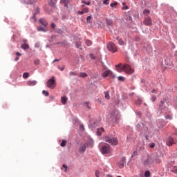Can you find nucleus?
<instances>
[{
    "instance_id": "obj_1",
    "label": "nucleus",
    "mask_w": 177,
    "mask_h": 177,
    "mask_svg": "<svg viewBox=\"0 0 177 177\" xmlns=\"http://www.w3.org/2000/svg\"><path fill=\"white\" fill-rule=\"evenodd\" d=\"M104 140L107 142V143L112 145V146H117L118 145V139L115 138L106 136Z\"/></svg>"
},
{
    "instance_id": "obj_2",
    "label": "nucleus",
    "mask_w": 177,
    "mask_h": 177,
    "mask_svg": "<svg viewBox=\"0 0 177 177\" xmlns=\"http://www.w3.org/2000/svg\"><path fill=\"white\" fill-rule=\"evenodd\" d=\"M100 146V151L102 154H110L111 153V148L109 145H102Z\"/></svg>"
},
{
    "instance_id": "obj_3",
    "label": "nucleus",
    "mask_w": 177,
    "mask_h": 177,
    "mask_svg": "<svg viewBox=\"0 0 177 177\" xmlns=\"http://www.w3.org/2000/svg\"><path fill=\"white\" fill-rule=\"evenodd\" d=\"M47 86L50 88V89H55L56 88V80L55 79V76H53L48 80Z\"/></svg>"
},
{
    "instance_id": "obj_4",
    "label": "nucleus",
    "mask_w": 177,
    "mask_h": 177,
    "mask_svg": "<svg viewBox=\"0 0 177 177\" xmlns=\"http://www.w3.org/2000/svg\"><path fill=\"white\" fill-rule=\"evenodd\" d=\"M108 50L109 52H112V53H115L117 52V46L113 42H110L107 45Z\"/></svg>"
},
{
    "instance_id": "obj_5",
    "label": "nucleus",
    "mask_w": 177,
    "mask_h": 177,
    "mask_svg": "<svg viewBox=\"0 0 177 177\" xmlns=\"http://www.w3.org/2000/svg\"><path fill=\"white\" fill-rule=\"evenodd\" d=\"M86 147H88V143L83 142L80 145L79 147V152L80 153V154L85 153Z\"/></svg>"
},
{
    "instance_id": "obj_6",
    "label": "nucleus",
    "mask_w": 177,
    "mask_h": 177,
    "mask_svg": "<svg viewBox=\"0 0 177 177\" xmlns=\"http://www.w3.org/2000/svg\"><path fill=\"white\" fill-rule=\"evenodd\" d=\"M123 71L127 74H132V73H133V71H132V68H131V66L128 64L123 65Z\"/></svg>"
},
{
    "instance_id": "obj_7",
    "label": "nucleus",
    "mask_w": 177,
    "mask_h": 177,
    "mask_svg": "<svg viewBox=\"0 0 177 177\" xmlns=\"http://www.w3.org/2000/svg\"><path fill=\"white\" fill-rule=\"evenodd\" d=\"M109 75H111V77H112L113 78H115V75H114L113 74V72H111V71L110 70L106 71L102 74V77H103L104 78L109 77Z\"/></svg>"
},
{
    "instance_id": "obj_8",
    "label": "nucleus",
    "mask_w": 177,
    "mask_h": 177,
    "mask_svg": "<svg viewBox=\"0 0 177 177\" xmlns=\"http://www.w3.org/2000/svg\"><path fill=\"white\" fill-rule=\"evenodd\" d=\"M175 143L174 142V138L171 137H169L168 138L166 139V145L167 146H172Z\"/></svg>"
},
{
    "instance_id": "obj_9",
    "label": "nucleus",
    "mask_w": 177,
    "mask_h": 177,
    "mask_svg": "<svg viewBox=\"0 0 177 177\" xmlns=\"http://www.w3.org/2000/svg\"><path fill=\"white\" fill-rule=\"evenodd\" d=\"M144 24L145 26H151V18L150 17H147L144 20Z\"/></svg>"
},
{
    "instance_id": "obj_10",
    "label": "nucleus",
    "mask_w": 177,
    "mask_h": 177,
    "mask_svg": "<svg viewBox=\"0 0 177 177\" xmlns=\"http://www.w3.org/2000/svg\"><path fill=\"white\" fill-rule=\"evenodd\" d=\"M115 68L118 73H122L124 71V66H121V64L115 65Z\"/></svg>"
},
{
    "instance_id": "obj_11",
    "label": "nucleus",
    "mask_w": 177,
    "mask_h": 177,
    "mask_svg": "<svg viewBox=\"0 0 177 177\" xmlns=\"http://www.w3.org/2000/svg\"><path fill=\"white\" fill-rule=\"evenodd\" d=\"M27 85L28 86H34L37 85V81H35V80H28L27 82Z\"/></svg>"
},
{
    "instance_id": "obj_12",
    "label": "nucleus",
    "mask_w": 177,
    "mask_h": 177,
    "mask_svg": "<svg viewBox=\"0 0 177 177\" xmlns=\"http://www.w3.org/2000/svg\"><path fill=\"white\" fill-rule=\"evenodd\" d=\"M84 143H87V147L88 146H90V147H93V140H92V138H88Z\"/></svg>"
},
{
    "instance_id": "obj_13",
    "label": "nucleus",
    "mask_w": 177,
    "mask_h": 177,
    "mask_svg": "<svg viewBox=\"0 0 177 177\" xmlns=\"http://www.w3.org/2000/svg\"><path fill=\"white\" fill-rule=\"evenodd\" d=\"M159 109L160 110H166L167 111V107H165V103L164 101H161L160 104H159Z\"/></svg>"
},
{
    "instance_id": "obj_14",
    "label": "nucleus",
    "mask_w": 177,
    "mask_h": 177,
    "mask_svg": "<svg viewBox=\"0 0 177 177\" xmlns=\"http://www.w3.org/2000/svg\"><path fill=\"white\" fill-rule=\"evenodd\" d=\"M39 21V24H42V26H44V27H46V26H48V22H46V20L44 19H40Z\"/></svg>"
},
{
    "instance_id": "obj_15",
    "label": "nucleus",
    "mask_w": 177,
    "mask_h": 177,
    "mask_svg": "<svg viewBox=\"0 0 177 177\" xmlns=\"http://www.w3.org/2000/svg\"><path fill=\"white\" fill-rule=\"evenodd\" d=\"M102 132H104V129L103 127L97 129V136H100L102 135Z\"/></svg>"
},
{
    "instance_id": "obj_16",
    "label": "nucleus",
    "mask_w": 177,
    "mask_h": 177,
    "mask_svg": "<svg viewBox=\"0 0 177 177\" xmlns=\"http://www.w3.org/2000/svg\"><path fill=\"white\" fill-rule=\"evenodd\" d=\"M61 103H62V104H66L67 103V97L66 96L62 97Z\"/></svg>"
},
{
    "instance_id": "obj_17",
    "label": "nucleus",
    "mask_w": 177,
    "mask_h": 177,
    "mask_svg": "<svg viewBox=\"0 0 177 177\" xmlns=\"http://www.w3.org/2000/svg\"><path fill=\"white\" fill-rule=\"evenodd\" d=\"M41 10H39V8H37V12L33 15V17H32V19L34 20V21H37V18H35V15H38V13H39Z\"/></svg>"
},
{
    "instance_id": "obj_18",
    "label": "nucleus",
    "mask_w": 177,
    "mask_h": 177,
    "mask_svg": "<svg viewBox=\"0 0 177 177\" xmlns=\"http://www.w3.org/2000/svg\"><path fill=\"white\" fill-rule=\"evenodd\" d=\"M21 48L22 49H24V50H26V49H30V46H28V44H22V45L21 46Z\"/></svg>"
},
{
    "instance_id": "obj_19",
    "label": "nucleus",
    "mask_w": 177,
    "mask_h": 177,
    "mask_svg": "<svg viewBox=\"0 0 177 177\" xmlns=\"http://www.w3.org/2000/svg\"><path fill=\"white\" fill-rule=\"evenodd\" d=\"M124 164H125V157L122 158V163L120 165V168H124Z\"/></svg>"
},
{
    "instance_id": "obj_20",
    "label": "nucleus",
    "mask_w": 177,
    "mask_h": 177,
    "mask_svg": "<svg viewBox=\"0 0 177 177\" xmlns=\"http://www.w3.org/2000/svg\"><path fill=\"white\" fill-rule=\"evenodd\" d=\"M104 97L107 100H109V99H110V94L109 93V91H105L104 92Z\"/></svg>"
},
{
    "instance_id": "obj_21",
    "label": "nucleus",
    "mask_w": 177,
    "mask_h": 177,
    "mask_svg": "<svg viewBox=\"0 0 177 177\" xmlns=\"http://www.w3.org/2000/svg\"><path fill=\"white\" fill-rule=\"evenodd\" d=\"M116 39L118 41L119 45H124V41H122V39L118 37Z\"/></svg>"
},
{
    "instance_id": "obj_22",
    "label": "nucleus",
    "mask_w": 177,
    "mask_h": 177,
    "mask_svg": "<svg viewBox=\"0 0 177 177\" xmlns=\"http://www.w3.org/2000/svg\"><path fill=\"white\" fill-rule=\"evenodd\" d=\"M79 75L82 78H86V77H88V74H86V73H80Z\"/></svg>"
},
{
    "instance_id": "obj_23",
    "label": "nucleus",
    "mask_w": 177,
    "mask_h": 177,
    "mask_svg": "<svg viewBox=\"0 0 177 177\" xmlns=\"http://www.w3.org/2000/svg\"><path fill=\"white\" fill-rule=\"evenodd\" d=\"M37 31H43V32H46V29L44 28L41 26H38Z\"/></svg>"
},
{
    "instance_id": "obj_24",
    "label": "nucleus",
    "mask_w": 177,
    "mask_h": 177,
    "mask_svg": "<svg viewBox=\"0 0 177 177\" xmlns=\"http://www.w3.org/2000/svg\"><path fill=\"white\" fill-rule=\"evenodd\" d=\"M106 23L107 26H112L113 21L111 19H106Z\"/></svg>"
},
{
    "instance_id": "obj_25",
    "label": "nucleus",
    "mask_w": 177,
    "mask_h": 177,
    "mask_svg": "<svg viewBox=\"0 0 177 177\" xmlns=\"http://www.w3.org/2000/svg\"><path fill=\"white\" fill-rule=\"evenodd\" d=\"M67 144V140H62L61 144H60V146L62 147H64V146H66V145Z\"/></svg>"
},
{
    "instance_id": "obj_26",
    "label": "nucleus",
    "mask_w": 177,
    "mask_h": 177,
    "mask_svg": "<svg viewBox=\"0 0 177 177\" xmlns=\"http://www.w3.org/2000/svg\"><path fill=\"white\" fill-rule=\"evenodd\" d=\"M68 168V167L66 165H62V171H64V172H67V169Z\"/></svg>"
},
{
    "instance_id": "obj_27",
    "label": "nucleus",
    "mask_w": 177,
    "mask_h": 177,
    "mask_svg": "<svg viewBox=\"0 0 177 177\" xmlns=\"http://www.w3.org/2000/svg\"><path fill=\"white\" fill-rule=\"evenodd\" d=\"M28 77H30V73L26 72V73H24L23 74V78L24 79H27L28 78Z\"/></svg>"
},
{
    "instance_id": "obj_28",
    "label": "nucleus",
    "mask_w": 177,
    "mask_h": 177,
    "mask_svg": "<svg viewBox=\"0 0 177 177\" xmlns=\"http://www.w3.org/2000/svg\"><path fill=\"white\" fill-rule=\"evenodd\" d=\"M142 102H143V100L141 98H138L136 100V104H138V106H139V105L142 104Z\"/></svg>"
},
{
    "instance_id": "obj_29",
    "label": "nucleus",
    "mask_w": 177,
    "mask_h": 177,
    "mask_svg": "<svg viewBox=\"0 0 177 177\" xmlns=\"http://www.w3.org/2000/svg\"><path fill=\"white\" fill-rule=\"evenodd\" d=\"M86 45L87 46H91V45H92V41H91V40H86Z\"/></svg>"
},
{
    "instance_id": "obj_30",
    "label": "nucleus",
    "mask_w": 177,
    "mask_h": 177,
    "mask_svg": "<svg viewBox=\"0 0 177 177\" xmlns=\"http://www.w3.org/2000/svg\"><path fill=\"white\" fill-rule=\"evenodd\" d=\"M144 176L145 177H150V171H146Z\"/></svg>"
},
{
    "instance_id": "obj_31",
    "label": "nucleus",
    "mask_w": 177,
    "mask_h": 177,
    "mask_svg": "<svg viewBox=\"0 0 177 177\" xmlns=\"http://www.w3.org/2000/svg\"><path fill=\"white\" fill-rule=\"evenodd\" d=\"M75 45H76L77 48H80V46H81V41L79 40L78 41H76Z\"/></svg>"
},
{
    "instance_id": "obj_32",
    "label": "nucleus",
    "mask_w": 177,
    "mask_h": 177,
    "mask_svg": "<svg viewBox=\"0 0 177 177\" xmlns=\"http://www.w3.org/2000/svg\"><path fill=\"white\" fill-rule=\"evenodd\" d=\"M118 81H122V82L125 81V78L124 77H122V76H119L118 77Z\"/></svg>"
},
{
    "instance_id": "obj_33",
    "label": "nucleus",
    "mask_w": 177,
    "mask_h": 177,
    "mask_svg": "<svg viewBox=\"0 0 177 177\" xmlns=\"http://www.w3.org/2000/svg\"><path fill=\"white\" fill-rule=\"evenodd\" d=\"M117 5H118V3H117V1H115L114 3H111L110 6L111 8H114V6H117Z\"/></svg>"
},
{
    "instance_id": "obj_34",
    "label": "nucleus",
    "mask_w": 177,
    "mask_h": 177,
    "mask_svg": "<svg viewBox=\"0 0 177 177\" xmlns=\"http://www.w3.org/2000/svg\"><path fill=\"white\" fill-rule=\"evenodd\" d=\"M91 20H92V16H88L86 18L87 23H91Z\"/></svg>"
},
{
    "instance_id": "obj_35",
    "label": "nucleus",
    "mask_w": 177,
    "mask_h": 177,
    "mask_svg": "<svg viewBox=\"0 0 177 177\" xmlns=\"http://www.w3.org/2000/svg\"><path fill=\"white\" fill-rule=\"evenodd\" d=\"M42 93H43V95H45L46 96H49V92H48V91H46L45 90H44L42 91Z\"/></svg>"
},
{
    "instance_id": "obj_36",
    "label": "nucleus",
    "mask_w": 177,
    "mask_h": 177,
    "mask_svg": "<svg viewBox=\"0 0 177 177\" xmlns=\"http://www.w3.org/2000/svg\"><path fill=\"white\" fill-rule=\"evenodd\" d=\"M144 15H150V10H144Z\"/></svg>"
},
{
    "instance_id": "obj_37",
    "label": "nucleus",
    "mask_w": 177,
    "mask_h": 177,
    "mask_svg": "<svg viewBox=\"0 0 177 177\" xmlns=\"http://www.w3.org/2000/svg\"><path fill=\"white\" fill-rule=\"evenodd\" d=\"M34 64H35V66H38V64H39V59H35L34 61Z\"/></svg>"
},
{
    "instance_id": "obj_38",
    "label": "nucleus",
    "mask_w": 177,
    "mask_h": 177,
    "mask_svg": "<svg viewBox=\"0 0 177 177\" xmlns=\"http://www.w3.org/2000/svg\"><path fill=\"white\" fill-rule=\"evenodd\" d=\"M82 10H83V13H88L89 12V10L88 9V8H85Z\"/></svg>"
},
{
    "instance_id": "obj_39",
    "label": "nucleus",
    "mask_w": 177,
    "mask_h": 177,
    "mask_svg": "<svg viewBox=\"0 0 177 177\" xmlns=\"http://www.w3.org/2000/svg\"><path fill=\"white\" fill-rule=\"evenodd\" d=\"M165 118H166V120H172V116H171L169 115H166Z\"/></svg>"
},
{
    "instance_id": "obj_40",
    "label": "nucleus",
    "mask_w": 177,
    "mask_h": 177,
    "mask_svg": "<svg viewBox=\"0 0 177 177\" xmlns=\"http://www.w3.org/2000/svg\"><path fill=\"white\" fill-rule=\"evenodd\" d=\"M172 172H174V174H177V166H176L173 168Z\"/></svg>"
},
{
    "instance_id": "obj_41",
    "label": "nucleus",
    "mask_w": 177,
    "mask_h": 177,
    "mask_svg": "<svg viewBox=\"0 0 177 177\" xmlns=\"http://www.w3.org/2000/svg\"><path fill=\"white\" fill-rule=\"evenodd\" d=\"M90 57L93 60H95L96 59V57H95V55H93V54H90Z\"/></svg>"
},
{
    "instance_id": "obj_42",
    "label": "nucleus",
    "mask_w": 177,
    "mask_h": 177,
    "mask_svg": "<svg viewBox=\"0 0 177 177\" xmlns=\"http://www.w3.org/2000/svg\"><path fill=\"white\" fill-rule=\"evenodd\" d=\"M141 127H142V126L140 125V124H138L136 125V129H138V131H140Z\"/></svg>"
},
{
    "instance_id": "obj_43",
    "label": "nucleus",
    "mask_w": 177,
    "mask_h": 177,
    "mask_svg": "<svg viewBox=\"0 0 177 177\" xmlns=\"http://www.w3.org/2000/svg\"><path fill=\"white\" fill-rule=\"evenodd\" d=\"M109 1H110V0H104L103 1L104 5H109Z\"/></svg>"
},
{
    "instance_id": "obj_44",
    "label": "nucleus",
    "mask_w": 177,
    "mask_h": 177,
    "mask_svg": "<svg viewBox=\"0 0 177 177\" xmlns=\"http://www.w3.org/2000/svg\"><path fill=\"white\" fill-rule=\"evenodd\" d=\"M69 75H77V73L75 72H70Z\"/></svg>"
},
{
    "instance_id": "obj_45",
    "label": "nucleus",
    "mask_w": 177,
    "mask_h": 177,
    "mask_svg": "<svg viewBox=\"0 0 177 177\" xmlns=\"http://www.w3.org/2000/svg\"><path fill=\"white\" fill-rule=\"evenodd\" d=\"M139 177H145V175L143 174V171H141L139 174Z\"/></svg>"
},
{
    "instance_id": "obj_46",
    "label": "nucleus",
    "mask_w": 177,
    "mask_h": 177,
    "mask_svg": "<svg viewBox=\"0 0 177 177\" xmlns=\"http://www.w3.org/2000/svg\"><path fill=\"white\" fill-rule=\"evenodd\" d=\"M61 71H64V68H65V66H62V67H59L58 68Z\"/></svg>"
},
{
    "instance_id": "obj_47",
    "label": "nucleus",
    "mask_w": 177,
    "mask_h": 177,
    "mask_svg": "<svg viewBox=\"0 0 177 177\" xmlns=\"http://www.w3.org/2000/svg\"><path fill=\"white\" fill-rule=\"evenodd\" d=\"M55 27H56V24H55L54 23L51 24L52 28H55Z\"/></svg>"
},
{
    "instance_id": "obj_48",
    "label": "nucleus",
    "mask_w": 177,
    "mask_h": 177,
    "mask_svg": "<svg viewBox=\"0 0 177 177\" xmlns=\"http://www.w3.org/2000/svg\"><path fill=\"white\" fill-rule=\"evenodd\" d=\"M80 129H82V131H84V129L83 124H80Z\"/></svg>"
},
{
    "instance_id": "obj_49",
    "label": "nucleus",
    "mask_w": 177,
    "mask_h": 177,
    "mask_svg": "<svg viewBox=\"0 0 177 177\" xmlns=\"http://www.w3.org/2000/svg\"><path fill=\"white\" fill-rule=\"evenodd\" d=\"M56 62H60V59H55L53 61V63H56Z\"/></svg>"
},
{
    "instance_id": "obj_50",
    "label": "nucleus",
    "mask_w": 177,
    "mask_h": 177,
    "mask_svg": "<svg viewBox=\"0 0 177 177\" xmlns=\"http://www.w3.org/2000/svg\"><path fill=\"white\" fill-rule=\"evenodd\" d=\"M154 146H156V145L154 143H152L150 146L151 149H153Z\"/></svg>"
},
{
    "instance_id": "obj_51",
    "label": "nucleus",
    "mask_w": 177,
    "mask_h": 177,
    "mask_svg": "<svg viewBox=\"0 0 177 177\" xmlns=\"http://www.w3.org/2000/svg\"><path fill=\"white\" fill-rule=\"evenodd\" d=\"M95 176L99 177V171H95Z\"/></svg>"
},
{
    "instance_id": "obj_52",
    "label": "nucleus",
    "mask_w": 177,
    "mask_h": 177,
    "mask_svg": "<svg viewBox=\"0 0 177 177\" xmlns=\"http://www.w3.org/2000/svg\"><path fill=\"white\" fill-rule=\"evenodd\" d=\"M16 55H17V56H21V53H20V52H17V53H16Z\"/></svg>"
},
{
    "instance_id": "obj_53",
    "label": "nucleus",
    "mask_w": 177,
    "mask_h": 177,
    "mask_svg": "<svg viewBox=\"0 0 177 177\" xmlns=\"http://www.w3.org/2000/svg\"><path fill=\"white\" fill-rule=\"evenodd\" d=\"M79 15H84V11H78Z\"/></svg>"
},
{
    "instance_id": "obj_54",
    "label": "nucleus",
    "mask_w": 177,
    "mask_h": 177,
    "mask_svg": "<svg viewBox=\"0 0 177 177\" xmlns=\"http://www.w3.org/2000/svg\"><path fill=\"white\" fill-rule=\"evenodd\" d=\"M128 8H129L128 6H126L122 8V9H123V10H127Z\"/></svg>"
},
{
    "instance_id": "obj_55",
    "label": "nucleus",
    "mask_w": 177,
    "mask_h": 177,
    "mask_svg": "<svg viewBox=\"0 0 177 177\" xmlns=\"http://www.w3.org/2000/svg\"><path fill=\"white\" fill-rule=\"evenodd\" d=\"M84 3L85 5H88V6L91 5V3L89 1H87V2L84 1Z\"/></svg>"
},
{
    "instance_id": "obj_56",
    "label": "nucleus",
    "mask_w": 177,
    "mask_h": 177,
    "mask_svg": "<svg viewBox=\"0 0 177 177\" xmlns=\"http://www.w3.org/2000/svg\"><path fill=\"white\" fill-rule=\"evenodd\" d=\"M35 48H39V44L37 43L35 44Z\"/></svg>"
},
{
    "instance_id": "obj_57",
    "label": "nucleus",
    "mask_w": 177,
    "mask_h": 177,
    "mask_svg": "<svg viewBox=\"0 0 177 177\" xmlns=\"http://www.w3.org/2000/svg\"><path fill=\"white\" fill-rule=\"evenodd\" d=\"M50 5H53V6H55V3H53V1L52 0H50Z\"/></svg>"
},
{
    "instance_id": "obj_58",
    "label": "nucleus",
    "mask_w": 177,
    "mask_h": 177,
    "mask_svg": "<svg viewBox=\"0 0 177 177\" xmlns=\"http://www.w3.org/2000/svg\"><path fill=\"white\" fill-rule=\"evenodd\" d=\"M156 97H152V102H155V101H156Z\"/></svg>"
},
{
    "instance_id": "obj_59",
    "label": "nucleus",
    "mask_w": 177,
    "mask_h": 177,
    "mask_svg": "<svg viewBox=\"0 0 177 177\" xmlns=\"http://www.w3.org/2000/svg\"><path fill=\"white\" fill-rule=\"evenodd\" d=\"M59 34H63V31H62L61 30H58Z\"/></svg>"
},
{
    "instance_id": "obj_60",
    "label": "nucleus",
    "mask_w": 177,
    "mask_h": 177,
    "mask_svg": "<svg viewBox=\"0 0 177 177\" xmlns=\"http://www.w3.org/2000/svg\"><path fill=\"white\" fill-rule=\"evenodd\" d=\"M15 60V62H17V60H19V57H17Z\"/></svg>"
},
{
    "instance_id": "obj_61",
    "label": "nucleus",
    "mask_w": 177,
    "mask_h": 177,
    "mask_svg": "<svg viewBox=\"0 0 177 177\" xmlns=\"http://www.w3.org/2000/svg\"><path fill=\"white\" fill-rule=\"evenodd\" d=\"M86 104L88 109H89V104L88 102H86Z\"/></svg>"
},
{
    "instance_id": "obj_62",
    "label": "nucleus",
    "mask_w": 177,
    "mask_h": 177,
    "mask_svg": "<svg viewBox=\"0 0 177 177\" xmlns=\"http://www.w3.org/2000/svg\"><path fill=\"white\" fill-rule=\"evenodd\" d=\"M106 177H113V176H111V175H110V174H108V175L106 176Z\"/></svg>"
},
{
    "instance_id": "obj_63",
    "label": "nucleus",
    "mask_w": 177,
    "mask_h": 177,
    "mask_svg": "<svg viewBox=\"0 0 177 177\" xmlns=\"http://www.w3.org/2000/svg\"><path fill=\"white\" fill-rule=\"evenodd\" d=\"M122 5H123V6H125V5H127V3L125 2H123Z\"/></svg>"
},
{
    "instance_id": "obj_64",
    "label": "nucleus",
    "mask_w": 177,
    "mask_h": 177,
    "mask_svg": "<svg viewBox=\"0 0 177 177\" xmlns=\"http://www.w3.org/2000/svg\"><path fill=\"white\" fill-rule=\"evenodd\" d=\"M136 154H137V152H136V151H134V152H133V156H136Z\"/></svg>"
}]
</instances>
